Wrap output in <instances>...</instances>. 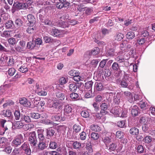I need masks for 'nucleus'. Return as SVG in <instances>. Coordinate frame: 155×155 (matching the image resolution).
<instances>
[{
    "instance_id": "nucleus-13",
    "label": "nucleus",
    "mask_w": 155,
    "mask_h": 155,
    "mask_svg": "<svg viewBox=\"0 0 155 155\" xmlns=\"http://www.w3.org/2000/svg\"><path fill=\"white\" fill-rule=\"evenodd\" d=\"M27 18L31 26H33L36 22V19L34 16L32 14H29L27 16Z\"/></svg>"
},
{
    "instance_id": "nucleus-41",
    "label": "nucleus",
    "mask_w": 155,
    "mask_h": 155,
    "mask_svg": "<svg viewBox=\"0 0 155 155\" xmlns=\"http://www.w3.org/2000/svg\"><path fill=\"white\" fill-rule=\"evenodd\" d=\"M1 114L5 117H9L12 115V112L9 110H4L2 112Z\"/></svg>"
},
{
    "instance_id": "nucleus-49",
    "label": "nucleus",
    "mask_w": 155,
    "mask_h": 155,
    "mask_svg": "<svg viewBox=\"0 0 155 155\" xmlns=\"http://www.w3.org/2000/svg\"><path fill=\"white\" fill-rule=\"evenodd\" d=\"M116 137L120 139H122L124 136V133L118 130L116 132Z\"/></svg>"
},
{
    "instance_id": "nucleus-61",
    "label": "nucleus",
    "mask_w": 155,
    "mask_h": 155,
    "mask_svg": "<svg viewBox=\"0 0 155 155\" xmlns=\"http://www.w3.org/2000/svg\"><path fill=\"white\" fill-rule=\"evenodd\" d=\"M1 36L5 38H9L10 37V32L8 31H5L2 34Z\"/></svg>"
},
{
    "instance_id": "nucleus-45",
    "label": "nucleus",
    "mask_w": 155,
    "mask_h": 155,
    "mask_svg": "<svg viewBox=\"0 0 155 155\" xmlns=\"http://www.w3.org/2000/svg\"><path fill=\"white\" fill-rule=\"evenodd\" d=\"M21 121H25L26 123H29L31 121L30 117L27 116L23 115L21 117Z\"/></svg>"
},
{
    "instance_id": "nucleus-5",
    "label": "nucleus",
    "mask_w": 155,
    "mask_h": 155,
    "mask_svg": "<svg viewBox=\"0 0 155 155\" xmlns=\"http://www.w3.org/2000/svg\"><path fill=\"white\" fill-rule=\"evenodd\" d=\"M23 142V136L22 134H19L17 135L15 139L13 140L12 143L14 146L17 147Z\"/></svg>"
},
{
    "instance_id": "nucleus-27",
    "label": "nucleus",
    "mask_w": 155,
    "mask_h": 155,
    "mask_svg": "<svg viewBox=\"0 0 155 155\" xmlns=\"http://www.w3.org/2000/svg\"><path fill=\"white\" fill-rule=\"evenodd\" d=\"M122 95V94L120 92L117 93L116 97L114 99V102L115 104H119L120 101V97H121Z\"/></svg>"
},
{
    "instance_id": "nucleus-63",
    "label": "nucleus",
    "mask_w": 155,
    "mask_h": 155,
    "mask_svg": "<svg viewBox=\"0 0 155 155\" xmlns=\"http://www.w3.org/2000/svg\"><path fill=\"white\" fill-rule=\"evenodd\" d=\"M117 126L120 127H124L125 126V121L120 120L117 123Z\"/></svg>"
},
{
    "instance_id": "nucleus-24",
    "label": "nucleus",
    "mask_w": 155,
    "mask_h": 155,
    "mask_svg": "<svg viewBox=\"0 0 155 155\" xmlns=\"http://www.w3.org/2000/svg\"><path fill=\"white\" fill-rule=\"evenodd\" d=\"M51 34L54 36L58 37L59 38H61L62 36L60 31L57 29L53 30L51 32Z\"/></svg>"
},
{
    "instance_id": "nucleus-19",
    "label": "nucleus",
    "mask_w": 155,
    "mask_h": 155,
    "mask_svg": "<svg viewBox=\"0 0 155 155\" xmlns=\"http://www.w3.org/2000/svg\"><path fill=\"white\" fill-rule=\"evenodd\" d=\"M128 79L127 74H125L122 80L120 83V85L123 87H127L128 85L127 79Z\"/></svg>"
},
{
    "instance_id": "nucleus-48",
    "label": "nucleus",
    "mask_w": 155,
    "mask_h": 155,
    "mask_svg": "<svg viewBox=\"0 0 155 155\" xmlns=\"http://www.w3.org/2000/svg\"><path fill=\"white\" fill-rule=\"evenodd\" d=\"M73 129L75 132H79L81 129V125L78 124H75L73 126Z\"/></svg>"
},
{
    "instance_id": "nucleus-37",
    "label": "nucleus",
    "mask_w": 155,
    "mask_h": 155,
    "mask_svg": "<svg viewBox=\"0 0 155 155\" xmlns=\"http://www.w3.org/2000/svg\"><path fill=\"white\" fill-rule=\"evenodd\" d=\"M56 97L61 100H64L65 98L64 94L61 92L58 91L56 93Z\"/></svg>"
},
{
    "instance_id": "nucleus-6",
    "label": "nucleus",
    "mask_w": 155,
    "mask_h": 155,
    "mask_svg": "<svg viewBox=\"0 0 155 155\" xmlns=\"http://www.w3.org/2000/svg\"><path fill=\"white\" fill-rule=\"evenodd\" d=\"M1 124L2 127L3 128L4 131L0 133V135L4 134L5 132L10 127L11 123L10 121H7L5 120H2L1 121Z\"/></svg>"
},
{
    "instance_id": "nucleus-21",
    "label": "nucleus",
    "mask_w": 155,
    "mask_h": 155,
    "mask_svg": "<svg viewBox=\"0 0 155 155\" xmlns=\"http://www.w3.org/2000/svg\"><path fill=\"white\" fill-rule=\"evenodd\" d=\"M78 86L75 83L70 84L68 86V90L72 92H75L77 89Z\"/></svg>"
},
{
    "instance_id": "nucleus-46",
    "label": "nucleus",
    "mask_w": 155,
    "mask_h": 155,
    "mask_svg": "<svg viewBox=\"0 0 155 155\" xmlns=\"http://www.w3.org/2000/svg\"><path fill=\"white\" fill-rule=\"evenodd\" d=\"M152 140V138L150 136H146V137L142 140L143 142L145 143H150Z\"/></svg>"
},
{
    "instance_id": "nucleus-35",
    "label": "nucleus",
    "mask_w": 155,
    "mask_h": 155,
    "mask_svg": "<svg viewBox=\"0 0 155 155\" xmlns=\"http://www.w3.org/2000/svg\"><path fill=\"white\" fill-rule=\"evenodd\" d=\"M103 77V75L99 73H94V79L96 81H100L102 79Z\"/></svg>"
},
{
    "instance_id": "nucleus-22",
    "label": "nucleus",
    "mask_w": 155,
    "mask_h": 155,
    "mask_svg": "<svg viewBox=\"0 0 155 155\" xmlns=\"http://www.w3.org/2000/svg\"><path fill=\"white\" fill-rule=\"evenodd\" d=\"M100 107L101 110L100 111V113L103 115L104 114V113L105 114L106 112L104 111L107 110L108 108L107 104L105 103H102L100 105Z\"/></svg>"
},
{
    "instance_id": "nucleus-17",
    "label": "nucleus",
    "mask_w": 155,
    "mask_h": 155,
    "mask_svg": "<svg viewBox=\"0 0 155 155\" xmlns=\"http://www.w3.org/2000/svg\"><path fill=\"white\" fill-rule=\"evenodd\" d=\"M30 116L31 117L35 119H38L41 117L43 118L44 117H46V115L45 114H42L41 115L38 113H30Z\"/></svg>"
},
{
    "instance_id": "nucleus-9",
    "label": "nucleus",
    "mask_w": 155,
    "mask_h": 155,
    "mask_svg": "<svg viewBox=\"0 0 155 155\" xmlns=\"http://www.w3.org/2000/svg\"><path fill=\"white\" fill-rule=\"evenodd\" d=\"M47 8H42L41 9L38 13V14H39V19L41 21L43 20L47 12Z\"/></svg>"
},
{
    "instance_id": "nucleus-30",
    "label": "nucleus",
    "mask_w": 155,
    "mask_h": 155,
    "mask_svg": "<svg viewBox=\"0 0 155 155\" xmlns=\"http://www.w3.org/2000/svg\"><path fill=\"white\" fill-rule=\"evenodd\" d=\"M26 64H23L20 68L19 70L22 73H25L28 71V69Z\"/></svg>"
},
{
    "instance_id": "nucleus-28",
    "label": "nucleus",
    "mask_w": 155,
    "mask_h": 155,
    "mask_svg": "<svg viewBox=\"0 0 155 155\" xmlns=\"http://www.w3.org/2000/svg\"><path fill=\"white\" fill-rule=\"evenodd\" d=\"M138 104L140 107L141 109L143 110H145L148 109L149 107L147 103L142 101L138 103Z\"/></svg>"
},
{
    "instance_id": "nucleus-55",
    "label": "nucleus",
    "mask_w": 155,
    "mask_h": 155,
    "mask_svg": "<svg viewBox=\"0 0 155 155\" xmlns=\"http://www.w3.org/2000/svg\"><path fill=\"white\" fill-rule=\"evenodd\" d=\"M68 81V79L64 77H61L59 79V82L61 85L65 84Z\"/></svg>"
},
{
    "instance_id": "nucleus-53",
    "label": "nucleus",
    "mask_w": 155,
    "mask_h": 155,
    "mask_svg": "<svg viewBox=\"0 0 155 155\" xmlns=\"http://www.w3.org/2000/svg\"><path fill=\"white\" fill-rule=\"evenodd\" d=\"M99 137V135L97 133L93 132L91 134V137L94 140H97Z\"/></svg>"
},
{
    "instance_id": "nucleus-15",
    "label": "nucleus",
    "mask_w": 155,
    "mask_h": 155,
    "mask_svg": "<svg viewBox=\"0 0 155 155\" xmlns=\"http://www.w3.org/2000/svg\"><path fill=\"white\" fill-rule=\"evenodd\" d=\"M41 22L42 23H44L45 25L50 26L51 27L53 26L54 25V22L52 21V20L51 19H49L48 18H46L43 19V20L41 21Z\"/></svg>"
},
{
    "instance_id": "nucleus-38",
    "label": "nucleus",
    "mask_w": 155,
    "mask_h": 155,
    "mask_svg": "<svg viewBox=\"0 0 155 155\" xmlns=\"http://www.w3.org/2000/svg\"><path fill=\"white\" fill-rule=\"evenodd\" d=\"M21 121H18L16 122L14 125L16 128L20 129L23 127L24 124Z\"/></svg>"
},
{
    "instance_id": "nucleus-56",
    "label": "nucleus",
    "mask_w": 155,
    "mask_h": 155,
    "mask_svg": "<svg viewBox=\"0 0 155 155\" xmlns=\"http://www.w3.org/2000/svg\"><path fill=\"white\" fill-rule=\"evenodd\" d=\"M15 119L18 120L20 117V113L19 110H15L14 113Z\"/></svg>"
},
{
    "instance_id": "nucleus-44",
    "label": "nucleus",
    "mask_w": 155,
    "mask_h": 155,
    "mask_svg": "<svg viewBox=\"0 0 155 155\" xmlns=\"http://www.w3.org/2000/svg\"><path fill=\"white\" fill-rule=\"evenodd\" d=\"M117 145L115 143H112L110 144L109 145V148L108 149L109 151L111 152L112 151H114L117 147Z\"/></svg>"
},
{
    "instance_id": "nucleus-59",
    "label": "nucleus",
    "mask_w": 155,
    "mask_h": 155,
    "mask_svg": "<svg viewBox=\"0 0 155 155\" xmlns=\"http://www.w3.org/2000/svg\"><path fill=\"white\" fill-rule=\"evenodd\" d=\"M81 115L84 117L87 118L89 116V112L86 110L82 111L81 113Z\"/></svg>"
},
{
    "instance_id": "nucleus-43",
    "label": "nucleus",
    "mask_w": 155,
    "mask_h": 155,
    "mask_svg": "<svg viewBox=\"0 0 155 155\" xmlns=\"http://www.w3.org/2000/svg\"><path fill=\"white\" fill-rule=\"evenodd\" d=\"M34 125L33 124H27L24 125L23 129L25 130H27L34 127Z\"/></svg>"
},
{
    "instance_id": "nucleus-25",
    "label": "nucleus",
    "mask_w": 155,
    "mask_h": 155,
    "mask_svg": "<svg viewBox=\"0 0 155 155\" xmlns=\"http://www.w3.org/2000/svg\"><path fill=\"white\" fill-rule=\"evenodd\" d=\"M35 28L33 27V26H30L27 28L26 30L28 34H31L32 35L31 36H29V38H32L33 39H34L32 34L35 32Z\"/></svg>"
},
{
    "instance_id": "nucleus-29",
    "label": "nucleus",
    "mask_w": 155,
    "mask_h": 155,
    "mask_svg": "<svg viewBox=\"0 0 155 155\" xmlns=\"http://www.w3.org/2000/svg\"><path fill=\"white\" fill-rule=\"evenodd\" d=\"M93 82L92 81H87L85 83L84 86L86 89L88 90H92Z\"/></svg>"
},
{
    "instance_id": "nucleus-34",
    "label": "nucleus",
    "mask_w": 155,
    "mask_h": 155,
    "mask_svg": "<svg viewBox=\"0 0 155 155\" xmlns=\"http://www.w3.org/2000/svg\"><path fill=\"white\" fill-rule=\"evenodd\" d=\"M130 134L133 135H137L139 133V130L136 127H133L131 128L129 131Z\"/></svg>"
},
{
    "instance_id": "nucleus-8",
    "label": "nucleus",
    "mask_w": 155,
    "mask_h": 155,
    "mask_svg": "<svg viewBox=\"0 0 155 155\" xmlns=\"http://www.w3.org/2000/svg\"><path fill=\"white\" fill-rule=\"evenodd\" d=\"M102 140L105 145L107 148L108 149L109 147L108 145L111 141V136H109L108 134H106L105 136L103 137Z\"/></svg>"
},
{
    "instance_id": "nucleus-12",
    "label": "nucleus",
    "mask_w": 155,
    "mask_h": 155,
    "mask_svg": "<svg viewBox=\"0 0 155 155\" xmlns=\"http://www.w3.org/2000/svg\"><path fill=\"white\" fill-rule=\"evenodd\" d=\"M44 130L43 129L38 130L37 132L39 142L47 141L45 140V137L43 134Z\"/></svg>"
},
{
    "instance_id": "nucleus-51",
    "label": "nucleus",
    "mask_w": 155,
    "mask_h": 155,
    "mask_svg": "<svg viewBox=\"0 0 155 155\" xmlns=\"http://www.w3.org/2000/svg\"><path fill=\"white\" fill-rule=\"evenodd\" d=\"M49 145V147L52 149H55L57 147V143L52 141H51L50 142Z\"/></svg>"
},
{
    "instance_id": "nucleus-4",
    "label": "nucleus",
    "mask_w": 155,
    "mask_h": 155,
    "mask_svg": "<svg viewBox=\"0 0 155 155\" xmlns=\"http://www.w3.org/2000/svg\"><path fill=\"white\" fill-rule=\"evenodd\" d=\"M65 117L64 113L62 111H58L57 114L52 117L51 119L54 121L60 122L65 120Z\"/></svg>"
},
{
    "instance_id": "nucleus-26",
    "label": "nucleus",
    "mask_w": 155,
    "mask_h": 155,
    "mask_svg": "<svg viewBox=\"0 0 155 155\" xmlns=\"http://www.w3.org/2000/svg\"><path fill=\"white\" fill-rule=\"evenodd\" d=\"M55 133V130L54 129H47L46 134L47 138L48 139L52 137Z\"/></svg>"
},
{
    "instance_id": "nucleus-42",
    "label": "nucleus",
    "mask_w": 155,
    "mask_h": 155,
    "mask_svg": "<svg viewBox=\"0 0 155 155\" xmlns=\"http://www.w3.org/2000/svg\"><path fill=\"white\" fill-rule=\"evenodd\" d=\"M93 106L94 108V110H93V113H96L99 110V107L98 104L96 102H94L93 104Z\"/></svg>"
},
{
    "instance_id": "nucleus-47",
    "label": "nucleus",
    "mask_w": 155,
    "mask_h": 155,
    "mask_svg": "<svg viewBox=\"0 0 155 155\" xmlns=\"http://www.w3.org/2000/svg\"><path fill=\"white\" fill-rule=\"evenodd\" d=\"M79 138L81 140H85L87 137V134L84 131L82 132L79 134Z\"/></svg>"
},
{
    "instance_id": "nucleus-20",
    "label": "nucleus",
    "mask_w": 155,
    "mask_h": 155,
    "mask_svg": "<svg viewBox=\"0 0 155 155\" xmlns=\"http://www.w3.org/2000/svg\"><path fill=\"white\" fill-rule=\"evenodd\" d=\"M49 140L47 141L39 142L38 147L39 149L42 150H44L48 145Z\"/></svg>"
},
{
    "instance_id": "nucleus-11",
    "label": "nucleus",
    "mask_w": 155,
    "mask_h": 155,
    "mask_svg": "<svg viewBox=\"0 0 155 155\" xmlns=\"http://www.w3.org/2000/svg\"><path fill=\"white\" fill-rule=\"evenodd\" d=\"M131 114L133 116H136L140 113L139 109L137 106H131Z\"/></svg>"
},
{
    "instance_id": "nucleus-2",
    "label": "nucleus",
    "mask_w": 155,
    "mask_h": 155,
    "mask_svg": "<svg viewBox=\"0 0 155 155\" xmlns=\"http://www.w3.org/2000/svg\"><path fill=\"white\" fill-rule=\"evenodd\" d=\"M27 4L18 1L14 2L11 11L14 13L16 11H19L20 9L28 8Z\"/></svg>"
},
{
    "instance_id": "nucleus-50",
    "label": "nucleus",
    "mask_w": 155,
    "mask_h": 155,
    "mask_svg": "<svg viewBox=\"0 0 155 155\" xmlns=\"http://www.w3.org/2000/svg\"><path fill=\"white\" fill-rule=\"evenodd\" d=\"M72 145L73 147L75 149H80L81 146V143L77 141L74 142Z\"/></svg>"
},
{
    "instance_id": "nucleus-1",
    "label": "nucleus",
    "mask_w": 155,
    "mask_h": 155,
    "mask_svg": "<svg viewBox=\"0 0 155 155\" xmlns=\"http://www.w3.org/2000/svg\"><path fill=\"white\" fill-rule=\"evenodd\" d=\"M20 148L23 150H17L18 155H30L31 154V150L29 144L26 142L24 143L21 146Z\"/></svg>"
},
{
    "instance_id": "nucleus-33",
    "label": "nucleus",
    "mask_w": 155,
    "mask_h": 155,
    "mask_svg": "<svg viewBox=\"0 0 155 155\" xmlns=\"http://www.w3.org/2000/svg\"><path fill=\"white\" fill-rule=\"evenodd\" d=\"M95 88L97 91H101L103 88V86L102 84L100 82H96L95 84Z\"/></svg>"
},
{
    "instance_id": "nucleus-10",
    "label": "nucleus",
    "mask_w": 155,
    "mask_h": 155,
    "mask_svg": "<svg viewBox=\"0 0 155 155\" xmlns=\"http://www.w3.org/2000/svg\"><path fill=\"white\" fill-rule=\"evenodd\" d=\"M20 103L26 107H31V103L30 101H28L25 97L20 98L19 100Z\"/></svg>"
},
{
    "instance_id": "nucleus-40",
    "label": "nucleus",
    "mask_w": 155,
    "mask_h": 155,
    "mask_svg": "<svg viewBox=\"0 0 155 155\" xmlns=\"http://www.w3.org/2000/svg\"><path fill=\"white\" fill-rule=\"evenodd\" d=\"M72 110V108L69 105H67L65 106L64 113H67L69 114L71 113Z\"/></svg>"
},
{
    "instance_id": "nucleus-18",
    "label": "nucleus",
    "mask_w": 155,
    "mask_h": 155,
    "mask_svg": "<svg viewBox=\"0 0 155 155\" xmlns=\"http://www.w3.org/2000/svg\"><path fill=\"white\" fill-rule=\"evenodd\" d=\"M57 26L58 27L62 28L68 27L69 25V23L68 22L63 21H60L57 23Z\"/></svg>"
},
{
    "instance_id": "nucleus-58",
    "label": "nucleus",
    "mask_w": 155,
    "mask_h": 155,
    "mask_svg": "<svg viewBox=\"0 0 155 155\" xmlns=\"http://www.w3.org/2000/svg\"><path fill=\"white\" fill-rule=\"evenodd\" d=\"M100 50L98 48H95L91 51V54L94 55H97L99 52Z\"/></svg>"
},
{
    "instance_id": "nucleus-3",
    "label": "nucleus",
    "mask_w": 155,
    "mask_h": 155,
    "mask_svg": "<svg viewBox=\"0 0 155 155\" xmlns=\"http://www.w3.org/2000/svg\"><path fill=\"white\" fill-rule=\"evenodd\" d=\"M28 141L31 146L35 148L36 146L37 140L36 135L35 131H32L29 134Z\"/></svg>"
},
{
    "instance_id": "nucleus-39",
    "label": "nucleus",
    "mask_w": 155,
    "mask_h": 155,
    "mask_svg": "<svg viewBox=\"0 0 155 155\" xmlns=\"http://www.w3.org/2000/svg\"><path fill=\"white\" fill-rule=\"evenodd\" d=\"M91 130L94 131H100L101 130V127L97 125H92L90 126Z\"/></svg>"
},
{
    "instance_id": "nucleus-64",
    "label": "nucleus",
    "mask_w": 155,
    "mask_h": 155,
    "mask_svg": "<svg viewBox=\"0 0 155 155\" xmlns=\"http://www.w3.org/2000/svg\"><path fill=\"white\" fill-rule=\"evenodd\" d=\"M15 72V70L13 68H10L8 71V74L10 76H12Z\"/></svg>"
},
{
    "instance_id": "nucleus-36",
    "label": "nucleus",
    "mask_w": 155,
    "mask_h": 155,
    "mask_svg": "<svg viewBox=\"0 0 155 155\" xmlns=\"http://www.w3.org/2000/svg\"><path fill=\"white\" fill-rule=\"evenodd\" d=\"M35 41L32 40V41H30L28 43L27 47L28 49H32L35 47Z\"/></svg>"
},
{
    "instance_id": "nucleus-54",
    "label": "nucleus",
    "mask_w": 155,
    "mask_h": 155,
    "mask_svg": "<svg viewBox=\"0 0 155 155\" xmlns=\"http://www.w3.org/2000/svg\"><path fill=\"white\" fill-rule=\"evenodd\" d=\"M15 23L16 26L20 27L22 25L23 22L21 19L17 18L15 20Z\"/></svg>"
},
{
    "instance_id": "nucleus-57",
    "label": "nucleus",
    "mask_w": 155,
    "mask_h": 155,
    "mask_svg": "<svg viewBox=\"0 0 155 155\" xmlns=\"http://www.w3.org/2000/svg\"><path fill=\"white\" fill-rule=\"evenodd\" d=\"M6 140V139L5 138L0 137V148L2 147L5 144Z\"/></svg>"
},
{
    "instance_id": "nucleus-31",
    "label": "nucleus",
    "mask_w": 155,
    "mask_h": 155,
    "mask_svg": "<svg viewBox=\"0 0 155 155\" xmlns=\"http://www.w3.org/2000/svg\"><path fill=\"white\" fill-rule=\"evenodd\" d=\"M14 26L13 22L11 20L8 21L5 24V27L7 28H12Z\"/></svg>"
},
{
    "instance_id": "nucleus-62",
    "label": "nucleus",
    "mask_w": 155,
    "mask_h": 155,
    "mask_svg": "<svg viewBox=\"0 0 155 155\" xmlns=\"http://www.w3.org/2000/svg\"><path fill=\"white\" fill-rule=\"evenodd\" d=\"M92 96V90H89L86 93L85 95V97L86 98H89Z\"/></svg>"
},
{
    "instance_id": "nucleus-32",
    "label": "nucleus",
    "mask_w": 155,
    "mask_h": 155,
    "mask_svg": "<svg viewBox=\"0 0 155 155\" xmlns=\"http://www.w3.org/2000/svg\"><path fill=\"white\" fill-rule=\"evenodd\" d=\"M92 147V146L91 143L88 142L87 143L86 148L87 151L89 153H91L93 152V150Z\"/></svg>"
},
{
    "instance_id": "nucleus-14",
    "label": "nucleus",
    "mask_w": 155,
    "mask_h": 155,
    "mask_svg": "<svg viewBox=\"0 0 155 155\" xmlns=\"http://www.w3.org/2000/svg\"><path fill=\"white\" fill-rule=\"evenodd\" d=\"M61 104L60 102L58 101H53L48 104V106L50 108L54 107L56 109L59 107Z\"/></svg>"
},
{
    "instance_id": "nucleus-7",
    "label": "nucleus",
    "mask_w": 155,
    "mask_h": 155,
    "mask_svg": "<svg viewBox=\"0 0 155 155\" xmlns=\"http://www.w3.org/2000/svg\"><path fill=\"white\" fill-rule=\"evenodd\" d=\"M120 66L116 62H114L112 64L111 67L113 71H115V76L118 77L121 74L122 71L120 68Z\"/></svg>"
},
{
    "instance_id": "nucleus-16",
    "label": "nucleus",
    "mask_w": 155,
    "mask_h": 155,
    "mask_svg": "<svg viewBox=\"0 0 155 155\" xmlns=\"http://www.w3.org/2000/svg\"><path fill=\"white\" fill-rule=\"evenodd\" d=\"M111 112L115 115H117V116L120 117V114L121 112V110L119 107L116 106L111 110Z\"/></svg>"
},
{
    "instance_id": "nucleus-60",
    "label": "nucleus",
    "mask_w": 155,
    "mask_h": 155,
    "mask_svg": "<svg viewBox=\"0 0 155 155\" xmlns=\"http://www.w3.org/2000/svg\"><path fill=\"white\" fill-rule=\"evenodd\" d=\"M134 36V33L133 32H129L126 35V37L127 39H133Z\"/></svg>"
},
{
    "instance_id": "nucleus-52",
    "label": "nucleus",
    "mask_w": 155,
    "mask_h": 155,
    "mask_svg": "<svg viewBox=\"0 0 155 155\" xmlns=\"http://www.w3.org/2000/svg\"><path fill=\"white\" fill-rule=\"evenodd\" d=\"M114 52V50L112 48H108V49H107L106 52V55L107 56H111L113 55V53Z\"/></svg>"
},
{
    "instance_id": "nucleus-23",
    "label": "nucleus",
    "mask_w": 155,
    "mask_h": 155,
    "mask_svg": "<svg viewBox=\"0 0 155 155\" xmlns=\"http://www.w3.org/2000/svg\"><path fill=\"white\" fill-rule=\"evenodd\" d=\"M124 95L128 98V100L130 102L133 101V95L129 91H126L124 92Z\"/></svg>"
}]
</instances>
